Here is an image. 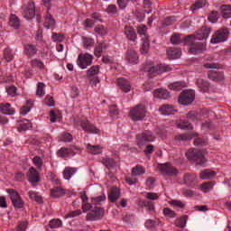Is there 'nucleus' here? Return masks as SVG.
<instances>
[{"label": "nucleus", "mask_w": 231, "mask_h": 231, "mask_svg": "<svg viewBox=\"0 0 231 231\" xmlns=\"http://www.w3.org/2000/svg\"><path fill=\"white\" fill-rule=\"evenodd\" d=\"M158 225H160L159 220H152V219L147 220L144 224L146 228H148L149 230H154V228H156Z\"/></svg>", "instance_id": "52"}, {"label": "nucleus", "mask_w": 231, "mask_h": 231, "mask_svg": "<svg viewBox=\"0 0 231 231\" xmlns=\"http://www.w3.org/2000/svg\"><path fill=\"white\" fill-rule=\"evenodd\" d=\"M30 111H32V102L28 101L26 106H23L21 110L20 113L21 115H28V113H30Z\"/></svg>", "instance_id": "60"}, {"label": "nucleus", "mask_w": 231, "mask_h": 231, "mask_svg": "<svg viewBox=\"0 0 231 231\" xmlns=\"http://www.w3.org/2000/svg\"><path fill=\"white\" fill-rule=\"evenodd\" d=\"M82 41L83 48H85V50H89V48H92L93 44H95V40H93V38H88L86 36H83Z\"/></svg>", "instance_id": "48"}, {"label": "nucleus", "mask_w": 231, "mask_h": 231, "mask_svg": "<svg viewBox=\"0 0 231 231\" xmlns=\"http://www.w3.org/2000/svg\"><path fill=\"white\" fill-rule=\"evenodd\" d=\"M9 24L15 30L21 26V22L19 21V18L15 14H12L9 18Z\"/></svg>", "instance_id": "43"}, {"label": "nucleus", "mask_w": 231, "mask_h": 231, "mask_svg": "<svg viewBox=\"0 0 231 231\" xmlns=\"http://www.w3.org/2000/svg\"><path fill=\"white\" fill-rule=\"evenodd\" d=\"M210 35L209 27H202L196 34H190L184 38V44L189 46V51L192 55H198L203 53L207 45L205 43L199 42L203 41V39H208Z\"/></svg>", "instance_id": "1"}, {"label": "nucleus", "mask_w": 231, "mask_h": 231, "mask_svg": "<svg viewBox=\"0 0 231 231\" xmlns=\"http://www.w3.org/2000/svg\"><path fill=\"white\" fill-rule=\"evenodd\" d=\"M118 198H120V189L112 187L108 193V200L111 201V203H116V201H118Z\"/></svg>", "instance_id": "23"}, {"label": "nucleus", "mask_w": 231, "mask_h": 231, "mask_svg": "<svg viewBox=\"0 0 231 231\" xmlns=\"http://www.w3.org/2000/svg\"><path fill=\"white\" fill-rule=\"evenodd\" d=\"M220 10L224 19H229L231 17V5H222Z\"/></svg>", "instance_id": "49"}, {"label": "nucleus", "mask_w": 231, "mask_h": 231, "mask_svg": "<svg viewBox=\"0 0 231 231\" xmlns=\"http://www.w3.org/2000/svg\"><path fill=\"white\" fill-rule=\"evenodd\" d=\"M89 210L86 217L87 221H98L104 217L106 212L103 208L94 206Z\"/></svg>", "instance_id": "7"}, {"label": "nucleus", "mask_w": 231, "mask_h": 231, "mask_svg": "<svg viewBox=\"0 0 231 231\" xmlns=\"http://www.w3.org/2000/svg\"><path fill=\"white\" fill-rule=\"evenodd\" d=\"M37 46L33 45L32 43H27L23 45V53L24 55H27V57H33L37 54Z\"/></svg>", "instance_id": "20"}, {"label": "nucleus", "mask_w": 231, "mask_h": 231, "mask_svg": "<svg viewBox=\"0 0 231 231\" xmlns=\"http://www.w3.org/2000/svg\"><path fill=\"white\" fill-rule=\"evenodd\" d=\"M178 127L180 129H192V125L189 123V120H180V123L178 124Z\"/></svg>", "instance_id": "56"}, {"label": "nucleus", "mask_w": 231, "mask_h": 231, "mask_svg": "<svg viewBox=\"0 0 231 231\" xmlns=\"http://www.w3.org/2000/svg\"><path fill=\"white\" fill-rule=\"evenodd\" d=\"M44 88H46V85L44 83L39 82L37 84L36 97L42 98V97H44V95H46V92H44Z\"/></svg>", "instance_id": "50"}, {"label": "nucleus", "mask_w": 231, "mask_h": 231, "mask_svg": "<svg viewBox=\"0 0 231 231\" xmlns=\"http://www.w3.org/2000/svg\"><path fill=\"white\" fill-rule=\"evenodd\" d=\"M217 19H219V13H217V11L211 12L208 15V21L210 23H217Z\"/></svg>", "instance_id": "61"}, {"label": "nucleus", "mask_w": 231, "mask_h": 231, "mask_svg": "<svg viewBox=\"0 0 231 231\" xmlns=\"http://www.w3.org/2000/svg\"><path fill=\"white\" fill-rule=\"evenodd\" d=\"M116 82L123 93H129V91H131V82H129V80L124 78H119L116 79Z\"/></svg>", "instance_id": "18"}, {"label": "nucleus", "mask_w": 231, "mask_h": 231, "mask_svg": "<svg viewBox=\"0 0 231 231\" xmlns=\"http://www.w3.org/2000/svg\"><path fill=\"white\" fill-rule=\"evenodd\" d=\"M197 180L198 176L194 173H186L183 177L184 184L189 185V187H194Z\"/></svg>", "instance_id": "22"}, {"label": "nucleus", "mask_w": 231, "mask_h": 231, "mask_svg": "<svg viewBox=\"0 0 231 231\" xmlns=\"http://www.w3.org/2000/svg\"><path fill=\"white\" fill-rule=\"evenodd\" d=\"M214 185H216V181H207L200 185V189L202 192H210L214 189Z\"/></svg>", "instance_id": "39"}, {"label": "nucleus", "mask_w": 231, "mask_h": 231, "mask_svg": "<svg viewBox=\"0 0 231 231\" xmlns=\"http://www.w3.org/2000/svg\"><path fill=\"white\" fill-rule=\"evenodd\" d=\"M171 69H172L169 65L160 64V65L154 66V64L152 62H150L149 65H147L144 68V70L149 72L150 75H160V73H167Z\"/></svg>", "instance_id": "4"}, {"label": "nucleus", "mask_w": 231, "mask_h": 231, "mask_svg": "<svg viewBox=\"0 0 231 231\" xmlns=\"http://www.w3.org/2000/svg\"><path fill=\"white\" fill-rule=\"evenodd\" d=\"M197 88H199V91L201 93H207L210 88V84L208 81L203 79H198L196 81Z\"/></svg>", "instance_id": "24"}, {"label": "nucleus", "mask_w": 231, "mask_h": 231, "mask_svg": "<svg viewBox=\"0 0 231 231\" xmlns=\"http://www.w3.org/2000/svg\"><path fill=\"white\" fill-rule=\"evenodd\" d=\"M3 57L6 62H12L14 59H15V54L14 53V50L10 47L4 49L3 51Z\"/></svg>", "instance_id": "29"}, {"label": "nucleus", "mask_w": 231, "mask_h": 231, "mask_svg": "<svg viewBox=\"0 0 231 231\" xmlns=\"http://www.w3.org/2000/svg\"><path fill=\"white\" fill-rule=\"evenodd\" d=\"M26 228H28V222L23 221L20 222L16 227L17 231H26Z\"/></svg>", "instance_id": "64"}, {"label": "nucleus", "mask_w": 231, "mask_h": 231, "mask_svg": "<svg viewBox=\"0 0 231 231\" xmlns=\"http://www.w3.org/2000/svg\"><path fill=\"white\" fill-rule=\"evenodd\" d=\"M28 129H32V123L29 120H24L20 123L18 126L19 133H23V131H28Z\"/></svg>", "instance_id": "45"}, {"label": "nucleus", "mask_w": 231, "mask_h": 231, "mask_svg": "<svg viewBox=\"0 0 231 231\" xmlns=\"http://www.w3.org/2000/svg\"><path fill=\"white\" fill-rule=\"evenodd\" d=\"M167 55L169 59H180L181 57V49L170 48L167 50Z\"/></svg>", "instance_id": "32"}, {"label": "nucleus", "mask_w": 231, "mask_h": 231, "mask_svg": "<svg viewBox=\"0 0 231 231\" xmlns=\"http://www.w3.org/2000/svg\"><path fill=\"white\" fill-rule=\"evenodd\" d=\"M77 168H71V167H67L65 168V170L63 171V178L64 180H71V178H73V176H75V174H77Z\"/></svg>", "instance_id": "33"}, {"label": "nucleus", "mask_w": 231, "mask_h": 231, "mask_svg": "<svg viewBox=\"0 0 231 231\" xmlns=\"http://www.w3.org/2000/svg\"><path fill=\"white\" fill-rule=\"evenodd\" d=\"M66 195V190L63 189L62 187L57 186L51 189V198L57 199V198H62V196Z\"/></svg>", "instance_id": "27"}, {"label": "nucleus", "mask_w": 231, "mask_h": 231, "mask_svg": "<svg viewBox=\"0 0 231 231\" xmlns=\"http://www.w3.org/2000/svg\"><path fill=\"white\" fill-rule=\"evenodd\" d=\"M79 152H80V148L73 146L71 148L62 147L58 150L57 154L60 158H68V156H75Z\"/></svg>", "instance_id": "15"}, {"label": "nucleus", "mask_w": 231, "mask_h": 231, "mask_svg": "<svg viewBox=\"0 0 231 231\" xmlns=\"http://www.w3.org/2000/svg\"><path fill=\"white\" fill-rule=\"evenodd\" d=\"M32 163L37 167V169H41V167H42V159L39 156H35L32 159Z\"/></svg>", "instance_id": "63"}, {"label": "nucleus", "mask_w": 231, "mask_h": 231, "mask_svg": "<svg viewBox=\"0 0 231 231\" xmlns=\"http://www.w3.org/2000/svg\"><path fill=\"white\" fill-rule=\"evenodd\" d=\"M196 98V93L194 90H184L180 94L179 97L180 104L182 106H189V104H192Z\"/></svg>", "instance_id": "12"}, {"label": "nucleus", "mask_w": 231, "mask_h": 231, "mask_svg": "<svg viewBox=\"0 0 231 231\" xmlns=\"http://www.w3.org/2000/svg\"><path fill=\"white\" fill-rule=\"evenodd\" d=\"M142 41H143V44L141 45V53L143 55H147V53H149V48H151L149 38Z\"/></svg>", "instance_id": "46"}, {"label": "nucleus", "mask_w": 231, "mask_h": 231, "mask_svg": "<svg viewBox=\"0 0 231 231\" xmlns=\"http://www.w3.org/2000/svg\"><path fill=\"white\" fill-rule=\"evenodd\" d=\"M160 113L164 116L174 115L176 108L171 105H163L159 108Z\"/></svg>", "instance_id": "31"}, {"label": "nucleus", "mask_w": 231, "mask_h": 231, "mask_svg": "<svg viewBox=\"0 0 231 231\" xmlns=\"http://www.w3.org/2000/svg\"><path fill=\"white\" fill-rule=\"evenodd\" d=\"M137 33L140 35L142 40L149 39L147 34V26L141 24L137 27Z\"/></svg>", "instance_id": "40"}, {"label": "nucleus", "mask_w": 231, "mask_h": 231, "mask_svg": "<svg viewBox=\"0 0 231 231\" xmlns=\"http://www.w3.org/2000/svg\"><path fill=\"white\" fill-rule=\"evenodd\" d=\"M79 125L83 131L87 133H91L92 134H100V129L97 128L95 125L91 124L89 121L81 120Z\"/></svg>", "instance_id": "16"}, {"label": "nucleus", "mask_w": 231, "mask_h": 231, "mask_svg": "<svg viewBox=\"0 0 231 231\" xmlns=\"http://www.w3.org/2000/svg\"><path fill=\"white\" fill-rule=\"evenodd\" d=\"M140 205L147 208L149 212H154V202L152 200H143L140 202Z\"/></svg>", "instance_id": "47"}, {"label": "nucleus", "mask_w": 231, "mask_h": 231, "mask_svg": "<svg viewBox=\"0 0 231 231\" xmlns=\"http://www.w3.org/2000/svg\"><path fill=\"white\" fill-rule=\"evenodd\" d=\"M125 59L130 64H138V54L134 50H128L125 54Z\"/></svg>", "instance_id": "21"}, {"label": "nucleus", "mask_w": 231, "mask_h": 231, "mask_svg": "<svg viewBox=\"0 0 231 231\" xmlns=\"http://www.w3.org/2000/svg\"><path fill=\"white\" fill-rule=\"evenodd\" d=\"M27 178L29 183L32 185V187H35L39 181H41V177H39V171L33 167L29 169V171L27 173Z\"/></svg>", "instance_id": "17"}, {"label": "nucleus", "mask_w": 231, "mask_h": 231, "mask_svg": "<svg viewBox=\"0 0 231 231\" xmlns=\"http://www.w3.org/2000/svg\"><path fill=\"white\" fill-rule=\"evenodd\" d=\"M145 174V168L142 165H136L132 169V176H142Z\"/></svg>", "instance_id": "42"}, {"label": "nucleus", "mask_w": 231, "mask_h": 231, "mask_svg": "<svg viewBox=\"0 0 231 231\" xmlns=\"http://www.w3.org/2000/svg\"><path fill=\"white\" fill-rule=\"evenodd\" d=\"M207 5V2L205 0H198L192 6L191 10H199V8H203Z\"/></svg>", "instance_id": "59"}, {"label": "nucleus", "mask_w": 231, "mask_h": 231, "mask_svg": "<svg viewBox=\"0 0 231 231\" xmlns=\"http://www.w3.org/2000/svg\"><path fill=\"white\" fill-rule=\"evenodd\" d=\"M93 55L89 53H80L78 56V66L81 69H87L88 67L91 66L93 64Z\"/></svg>", "instance_id": "9"}, {"label": "nucleus", "mask_w": 231, "mask_h": 231, "mask_svg": "<svg viewBox=\"0 0 231 231\" xmlns=\"http://www.w3.org/2000/svg\"><path fill=\"white\" fill-rule=\"evenodd\" d=\"M87 149L90 154H100L102 152V147L100 145L87 144Z\"/></svg>", "instance_id": "41"}, {"label": "nucleus", "mask_w": 231, "mask_h": 231, "mask_svg": "<svg viewBox=\"0 0 231 231\" xmlns=\"http://www.w3.org/2000/svg\"><path fill=\"white\" fill-rule=\"evenodd\" d=\"M32 68H39V69H44V63L37 59L31 61Z\"/></svg>", "instance_id": "57"}, {"label": "nucleus", "mask_w": 231, "mask_h": 231, "mask_svg": "<svg viewBox=\"0 0 231 231\" xmlns=\"http://www.w3.org/2000/svg\"><path fill=\"white\" fill-rule=\"evenodd\" d=\"M186 156L189 162H194L197 163V165L203 166L205 163H207V159H205V152L203 150L191 148L187 152Z\"/></svg>", "instance_id": "2"}, {"label": "nucleus", "mask_w": 231, "mask_h": 231, "mask_svg": "<svg viewBox=\"0 0 231 231\" xmlns=\"http://www.w3.org/2000/svg\"><path fill=\"white\" fill-rule=\"evenodd\" d=\"M95 32L98 35H107V29L104 25H97L95 27Z\"/></svg>", "instance_id": "58"}, {"label": "nucleus", "mask_w": 231, "mask_h": 231, "mask_svg": "<svg viewBox=\"0 0 231 231\" xmlns=\"http://www.w3.org/2000/svg\"><path fill=\"white\" fill-rule=\"evenodd\" d=\"M217 174L215 171L206 169L200 171L199 178L200 180H212V178H216Z\"/></svg>", "instance_id": "26"}, {"label": "nucleus", "mask_w": 231, "mask_h": 231, "mask_svg": "<svg viewBox=\"0 0 231 231\" xmlns=\"http://www.w3.org/2000/svg\"><path fill=\"white\" fill-rule=\"evenodd\" d=\"M23 6V16L25 19H33L35 17V3L26 0Z\"/></svg>", "instance_id": "11"}, {"label": "nucleus", "mask_w": 231, "mask_h": 231, "mask_svg": "<svg viewBox=\"0 0 231 231\" xmlns=\"http://www.w3.org/2000/svg\"><path fill=\"white\" fill-rule=\"evenodd\" d=\"M154 140H156V137L151 131H144L136 135V142L139 147H143V145L149 143V142H154Z\"/></svg>", "instance_id": "6"}, {"label": "nucleus", "mask_w": 231, "mask_h": 231, "mask_svg": "<svg viewBox=\"0 0 231 231\" xmlns=\"http://www.w3.org/2000/svg\"><path fill=\"white\" fill-rule=\"evenodd\" d=\"M153 97L154 98H161L162 100H167V98L171 97V94L166 89L158 88L154 90Z\"/></svg>", "instance_id": "25"}, {"label": "nucleus", "mask_w": 231, "mask_h": 231, "mask_svg": "<svg viewBox=\"0 0 231 231\" xmlns=\"http://www.w3.org/2000/svg\"><path fill=\"white\" fill-rule=\"evenodd\" d=\"M163 214L166 217H176V213L169 208L163 209Z\"/></svg>", "instance_id": "62"}, {"label": "nucleus", "mask_w": 231, "mask_h": 231, "mask_svg": "<svg viewBox=\"0 0 231 231\" xmlns=\"http://www.w3.org/2000/svg\"><path fill=\"white\" fill-rule=\"evenodd\" d=\"M208 76L210 80H215L216 82H221L225 79L222 72H217L216 70L208 71Z\"/></svg>", "instance_id": "28"}, {"label": "nucleus", "mask_w": 231, "mask_h": 231, "mask_svg": "<svg viewBox=\"0 0 231 231\" xmlns=\"http://www.w3.org/2000/svg\"><path fill=\"white\" fill-rule=\"evenodd\" d=\"M170 205L173 207V208H185V203L178 199L171 200Z\"/></svg>", "instance_id": "55"}, {"label": "nucleus", "mask_w": 231, "mask_h": 231, "mask_svg": "<svg viewBox=\"0 0 231 231\" xmlns=\"http://www.w3.org/2000/svg\"><path fill=\"white\" fill-rule=\"evenodd\" d=\"M8 194L14 208H23V207H24V201L17 191L14 189H8Z\"/></svg>", "instance_id": "13"}, {"label": "nucleus", "mask_w": 231, "mask_h": 231, "mask_svg": "<svg viewBox=\"0 0 231 231\" xmlns=\"http://www.w3.org/2000/svg\"><path fill=\"white\" fill-rule=\"evenodd\" d=\"M102 163L103 165H105V167H106V169H108V171H106L108 178L112 181H115L116 180V177L113 175V171H111V169H116V162H115V160H113L112 158L105 157L102 160Z\"/></svg>", "instance_id": "14"}, {"label": "nucleus", "mask_w": 231, "mask_h": 231, "mask_svg": "<svg viewBox=\"0 0 231 231\" xmlns=\"http://www.w3.org/2000/svg\"><path fill=\"white\" fill-rule=\"evenodd\" d=\"M100 73V66L93 65L87 70V77L88 79H91V77H97Z\"/></svg>", "instance_id": "38"}, {"label": "nucleus", "mask_w": 231, "mask_h": 231, "mask_svg": "<svg viewBox=\"0 0 231 231\" xmlns=\"http://www.w3.org/2000/svg\"><path fill=\"white\" fill-rule=\"evenodd\" d=\"M168 88L171 91H181L183 88H187V84L183 81H175L173 83H170Z\"/></svg>", "instance_id": "30"}, {"label": "nucleus", "mask_w": 231, "mask_h": 231, "mask_svg": "<svg viewBox=\"0 0 231 231\" xmlns=\"http://www.w3.org/2000/svg\"><path fill=\"white\" fill-rule=\"evenodd\" d=\"M192 138H195L194 145H207L208 143V141L207 140V138L198 137V134L194 132L175 136V140H178L179 142L192 140Z\"/></svg>", "instance_id": "3"}, {"label": "nucleus", "mask_w": 231, "mask_h": 231, "mask_svg": "<svg viewBox=\"0 0 231 231\" xmlns=\"http://www.w3.org/2000/svg\"><path fill=\"white\" fill-rule=\"evenodd\" d=\"M104 50H107V44L106 42H101L96 45L95 50H94V55L100 59L102 57V53L104 52Z\"/></svg>", "instance_id": "37"}, {"label": "nucleus", "mask_w": 231, "mask_h": 231, "mask_svg": "<svg viewBox=\"0 0 231 231\" xmlns=\"http://www.w3.org/2000/svg\"><path fill=\"white\" fill-rule=\"evenodd\" d=\"M187 219H188L187 216H182L181 217L178 218L175 221L176 226H179V228H185L187 225Z\"/></svg>", "instance_id": "53"}, {"label": "nucleus", "mask_w": 231, "mask_h": 231, "mask_svg": "<svg viewBox=\"0 0 231 231\" xmlns=\"http://www.w3.org/2000/svg\"><path fill=\"white\" fill-rule=\"evenodd\" d=\"M230 32L227 29L222 28L217 30L211 38V44H219V42H225L228 40V35Z\"/></svg>", "instance_id": "8"}, {"label": "nucleus", "mask_w": 231, "mask_h": 231, "mask_svg": "<svg viewBox=\"0 0 231 231\" xmlns=\"http://www.w3.org/2000/svg\"><path fill=\"white\" fill-rule=\"evenodd\" d=\"M158 170L162 176H178V170L171 164V162H165L158 165Z\"/></svg>", "instance_id": "10"}, {"label": "nucleus", "mask_w": 231, "mask_h": 231, "mask_svg": "<svg viewBox=\"0 0 231 231\" xmlns=\"http://www.w3.org/2000/svg\"><path fill=\"white\" fill-rule=\"evenodd\" d=\"M55 25V19H53V17L51 16V14H50V13H48L47 11V14L45 16V23H44V26L47 29L51 28V26Z\"/></svg>", "instance_id": "44"}, {"label": "nucleus", "mask_w": 231, "mask_h": 231, "mask_svg": "<svg viewBox=\"0 0 231 231\" xmlns=\"http://www.w3.org/2000/svg\"><path fill=\"white\" fill-rule=\"evenodd\" d=\"M30 199H32L33 201H36V203H42V197L39 196L37 192L33 190H30L28 192Z\"/></svg>", "instance_id": "51"}, {"label": "nucleus", "mask_w": 231, "mask_h": 231, "mask_svg": "<svg viewBox=\"0 0 231 231\" xmlns=\"http://www.w3.org/2000/svg\"><path fill=\"white\" fill-rule=\"evenodd\" d=\"M106 194H102L100 196L97 197H92L90 199V205H92V208L93 207H98V205H102V203H104V201H106Z\"/></svg>", "instance_id": "35"}, {"label": "nucleus", "mask_w": 231, "mask_h": 231, "mask_svg": "<svg viewBox=\"0 0 231 231\" xmlns=\"http://www.w3.org/2000/svg\"><path fill=\"white\" fill-rule=\"evenodd\" d=\"M83 204H82V210L83 212H89V210H91V208H93V205H91V203L88 202V195H86V193L81 194L80 196Z\"/></svg>", "instance_id": "36"}, {"label": "nucleus", "mask_w": 231, "mask_h": 231, "mask_svg": "<svg viewBox=\"0 0 231 231\" xmlns=\"http://www.w3.org/2000/svg\"><path fill=\"white\" fill-rule=\"evenodd\" d=\"M124 33L131 42H136L138 36L136 35V31H134V28L131 26H125Z\"/></svg>", "instance_id": "19"}, {"label": "nucleus", "mask_w": 231, "mask_h": 231, "mask_svg": "<svg viewBox=\"0 0 231 231\" xmlns=\"http://www.w3.org/2000/svg\"><path fill=\"white\" fill-rule=\"evenodd\" d=\"M50 228H60L62 226V220L59 218H54L50 221Z\"/></svg>", "instance_id": "54"}, {"label": "nucleus", "mask_w": 231, "mask_h": 231, "mask_svg": "<svg viewBox=\"0 0 231 231\" xmlns=\"http://www.w3.org/2000/svg\"><path fill=\"white\" fill-rule=\"evenodd\" d=\"M0 111L3 113V115H14V113H15V109L12 107L10 103L0 105Z\"/></svg>", "instance_id": "34"}, {"label": "nucleus", "mask_w": 231, "mask_h": 231, "mask_svg": "<svg viewBox=\"0 0 231 231\" xmlns=\"http://www.w3.org/2000/svg\"><path fill=\"white\" fill-rule=\"evenodd\" d=\"M129 116L133 122H140L145 118V106L137 105L130 110Z\"/></svg>", "instance_id": "5"}]
</instances>
